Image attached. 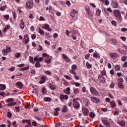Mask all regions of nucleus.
I'll return each instance as SVG.
<instances>
[{"label":"nucleus","mask_w":127,"mask_h":127,"mask_svg":"<svg viewBox=\"0 0 127 127\" xmlns=\"http://www.w3.org/2000/svg\"><path fill=\"white\" fill-rule=\"evenodd\" d=\"M115 17L118 19L120 21L123 20V17H122V14L120 10H115L114 12Z\"/></svg>","instance_id":"f257e3e1"},{"label":"nucleus","mask_w":127,"mask_h":127,"mask_svg":"<svg viewBox=\"0 0 127 127\" xmlns=\"http://www.w3.org/2000/svg\"><path fill=\"white\" fill-rule=\"evenodd\" d=\"M90 91L93 96H96V97H100V93L99 91L94 87H90Z\"/></svg>","instance_id":"f03ea898"},{"label":"nucleus","mask_w":127,"mask_h":127,"mask_svg":"<svg viewBox=\"0 0 127 127\" xmlns=\"http://www.w3.org/2000/svg\"><path fill=\"white\" fill-rule=\"evenodd\" d=\"M14 101L13 98H9L6 100V103H8L7 105L9 107H11V106H14V105H16V102H12Z\"/></svg>","instance_id":"7ed1b4c3"},{"label":"nucleus","mask_w":127,"mask_h":127,"mask_svg":"<svg viewBox=\"0 0 127 127\" xmlns=\"http://www.w3.org/2000/svg\"><path fill=\"white\" fill-rule=\"evenodd\" d=\"M42 29H45L46 30H47V31H51L52 30V29L50 28V26L48 24H44L43 26L42 27Z\"/></svg>","instance_id":"20e7f679"},{"label":"nucleus","mask_w":127,"mask_h":127,"mask_svg":"<svg viewBox=\"0 0 127 127\" xmlns=\"http://www.w3.org/2000/svg\"><path fill=\"white\" fill-rule=\"evenodd\" d=\"M73 106L74 108H75V109H78V108H79L80 104H79V103H78L76 101H77V99L74 98L73 99Z\"/></svg>","instance_id":"39448f33"},{"label":"nucleus","mask_w":127,"mask_h":127,"mask_svg":"<svg viewBox=\"0 0 127 127\" xmlns=\"http://www.w3.org/2000/svg\"><path fill=\"white\" fill-rule=\"evenodd\" d=\"M23 41L24 44H28V42H29V37H28V35L26 34L24 36Z\"/></svg>","instance_id":"423d86ee"},{"label":"nucleus","mask_w":127,"mask_h":127,"mask_svg":"<svg viewBox=\"0 0 127 127\" xmlns=\"http://www.w3.org/2000/svg\"><path fill=\"white\" fill-rule=\"evenodd\" d=\"M111 5L114 8H117V7H118L119 6V3H118V1L116 0H113Z\"/></svg>","instance_id":"0eeeda50"},{"label":"nucleus","mask_w":127,"mask_h":127,"mask_svg":"<svg viewBox=\"0 0 127 127\" xmlns=\"http://www.w3.org/2000/svg\"><path fill=\"white\" fill-rule=\"evenodd\" d=\"M82 113L84 116H89V110L86 107H82Z\"/></svg>","instance_id":"6e6552de"},{"label":"nucleus","mask_w":127,"mask_h":127,"mask_svg":"<svg viewBox=\"0 0 127 127\" xmlns=\"http://www.w3.org/2000/svg\"><path fill=\"white\" fill-rule=\"evenodd\" d=\"M90 100L93 102V103H94L95 104H98L100 102L99 98L96 97H91Z\"/></svg>","instance_id":"1a4fd4ad"},{"label":"nucleus","mask_w":127,"mask_h":127,"mask_svg":"<svg viewBox=\"0 0 127 127\" xmlns=\"http://www.w3.org/2000/svg\"><path fill=\"white\" fill-rule=\"evenodd\" d=\"M110 56L111 57L113 58V59H116V58H118V57H120V55L115 53H110Z\"/></svg>","instance_id":"9d476101"},{"label":"nucleus","mask_w":127,"mask_h":127,"mask_svg":"<svg viewBox=\"0 0 127 127\" xmlns=\"http://www.w3.org/2000/svg\"><path fill=\"white\" fill-rule=\"evenodd\" d=\"M26 6L28 8H32L33 7V1H28L26 3Z\"/></svg>","instance_id":"9b49d317"},{"label":"nucleus","mask_w":127,"mask_h":127,"mask_svg":"<svg viewBox=\"0 0 127 127\" xmlns=\"http://www.w3.org/2000/svg\"><path fill=\"white\" fill-rule=\"evenodd\" d=\"M60 99L61 100H68V99H69V96H68V95H67L61 94L60 95Z\"/></svg>","instance_id":"f8f14e48"},{"label":"nucleus","mask_w":127,"mask_h":127,"mask_svg":"<svg viewBox=\"0 0 127 127\" xmlns=\"http://www.w3.org/2000/svg\"><path fill=\"white\" fill-rule=\"evenodd\" d=\"M43 60H44V59H43L42 57H40L39 59L38 57H35L34 58V61H35V62H36L37 61L39 63L43 61Z\"/></svg>","instance_id":"ddd939ff"},{"label":"nucleus","mask_w":127,"mask_h":127,"mask_svg":"<svg viewBox=\"0 0 127 127\" xmlns=\"http://www.w3.org/2000/svg\"><path fill=\"white\" fill-rule=\"evenodd\" d=\"M63 58H64V59L65 60V62H67V63H69V62L71 61V60H70L68 56L65 54H63Z\"/></svg>","instance_id":"4468645a"},{"label":"nucleus","mask_w":127,"mask_h":127,"mask_svg":"<svg viewBox=\"0 0 127 127\" xmlns=\"http://www.w3.org/2000/svg\"><path fill=\"white\" fill-rule=\"evenodd\" d=\"M77 13H78V11L75 10V9H73L70 12V16L72 17H75V14H77Z\"/></svg>","instance_id":"2eb2a0df"},{"label":"nucleus","mask_w":127,"mask_h":127,"mask_svg":"<svg viewBox=\"0 0 127 127\" xmlns=\"http://www.w3.org/2000/svg\"><path fill=\"white\" fill-rule=\"evenodd\" d=\"M49 88L51 90H53V91H54V90L56 89V85L50 83L49 85Z\"/></svg>","instance_id":"dca6fc26"},{"label":"nucleus","mask_w":127,"mask_h":127,"mask_svg":"<svg viewBox=\"0 0 127 127\" xmlns=\"http://www.w3.org/2000/svg\"><path fill=\"white\" fill-rule=\"evenodd\" d=\"M52 58V57L48 56V59H46L45 62L47 63V64H50L51 63V59Z\"/></svg>","instance_id":"f3484780"},{"label":"nucleus","mask_w":127,"mask_h":127,"mask_svg":"<svg viewBox=\"0 0 127 127\" xmlns=\"http://www.w3.org/2000/svg\"><path fill=\"white\" fill-rule=\"evenodd\" d=\"M19 26L21 29H24L25 25H24V22L23 20H21V22L19 24Z\"/></svg>","instance_id":"a211bd4d"},{"label":"nucleus","mask_w":127,"mask_h":127,"mask_svg":"<svg viewBox=\"0 0 127 127\" xmlns=\"http://www.w3.org/2000/svg\"><path fill=\"white\" fill-rule=\"evenodd\" d=\"M73 93L75 95H78L80 93V90L77 88H73Z\"/></svg>","instance_id":"6ab92c4d"},{"label":"nucleus","mask_w":127,"mask_h":127,"mask_svg":"<svg viewBox=\"0 0 127 127\" xmlns=\"http://www.w3.org/2000/svg\"><path fill=\"white\" fill-rule=\"evenodd\" d=\"M104 11L106 13H108V12H113V10H112V9L110 7L108 8L107 9L104 8Z\"/></svg>","instance_id":"aec40b11"},{"label":"nucleus","mask_w":127,"mask_h":127,"mask_svg":"<svg viewBox=\"0 0 127 127\" xmlns=\"http://www.w3.org/2000/svg\"><path fill=\"white\" fill-rule=\"evenodd\" d=\"M71 85H75L76 87H80L81 84L79 82H75L74 81H72L71 82Z\"/></svg>","instance_id":"412c9836"},{"label":"nucleus","mask_w":127,"mask_h":127,"mask_svg":"<svg viewBox=\"0 0 127 127\" xmlns=\"http://www.w3.org/2000/svg\"><path fill=\"white\" fill-rule=\"evenodd\" d=\"M68 111V107L67 106L64 105L63 108L62 112L63 113H66Z\"/></svg>","instance_id":"4be33fe9"},{"label":"nucleus","mask_w":127,"mask_h":127,"mask_svg":"<svg viewBox=\"0 0 127 127\" xmlns=\"http://www.w3.org/2000/svg\"><path fill=\"white\" fill-rule=\"evenodd\" d=\"M5 85L4 84H0V91H3V90H5Z\"/></svg>","instance_id":"5701e85b"},{"label":"nucleus","mask_w":127,"mask_h":127,"mask_svg":"<svg viewBox=\"0 0 127 127\" xmlns=\"http://www.w3.org/2000/svg\"><path fill=\"white\" fill-rule=\"evenodd\" d=\"M101 1L105 3L106 5H109L110 4V1L108 0H101Z\"/></svg>","instance_id":"b1692460"},{"label":"nucleus","mask_w":127,"mask_h":127,"mask_svg":"<svg viewBox=\"0 0 127 127\" xmlns=\"http://www.w3.org/2000/svg\"><path fill=\"white\" fill-rule=\"evenodd\" d=\"M89 116L90 117V118H91V119H94V118L96 117V114L93 112H90L89 114Z\"/></svg>","instance_id":"393cba45"},{"label":"nucleus","mask_w":127,"mask_h":127,"mask_svg":"<svg viewBox=\"0 0 127 127\" xmlns=\"http://www.w3.org/2000/svg\"><path fill=\"white\" fill-rule=\"evenodd\" d=\"M111 41L112 44H113V45H115V44H117V43H118V41H117V39H113L111 40Z\"/></svg>","instance_id":"a878e982"},{"label":"nucleus","mask_w":127,"mask_h":127,"mask_svg":"<svg viewBox=\"0 0 127 127\" xmlns=\"http://www.w3.org/2000/svg\"><path fill=\"white\" fill-rule=\"evenodd\" d=\"M93 57H94L96 59H98V58H99V59L101 58V57L100 56V55H99V54H97L96 53H94Z\"/></svg>","instance_id":"bb28decb"},{"label":"nucleus","mask_w":127,"mask_h":127,"mask_svg":"<svg viewBox=\"0 0 127 127\" xmlns=\"http://www.w3.org/2000/svg\"><path fill=\"white\" fill-rule=\"evenodd\" d=\"M10 27V26H9V25H7L5 28H4L2 30V32H5V31H6V30H7L8 29V28H9Z\"/></svg>","instance_id":"cd10ccee"},{"label":"nucleus","mask_w":127,"mask_h":127,"mask_svg":"<svg viewBox=\"0 0 127 127\" xmlns=\"http://www.w3.org/2000/svg\"><path fill=\"white\" fill-rule=\"evenodd\" d=\"M36 64H35V67L36 68H39V67H41V65L40 64H39V62L36 61Z\"/></svg>","instance_id":"c85d7f7f"},{"label":"nucleus","mask_w":127,"mask_h":127,"mask_svg":"<svg viewBox=\"0 0 127 127\" xmlns=\"http://www.w3.org/2000/svg\"><path fill=\"white\" fill-rule=\"evenodd\" d=\"M39 33L41 34V35H44V31L42 30L40 28L38 29Z\"/></svg>","instance_id":"c756f323"},{"label":"nucleus","mask_w":127,"mask_h":127,"mask_svg":"<svg viewBox=\"0 0 127 127\" xmlns=\"http://www.w3.org/2000/svg\"><path fill=\"white\" fill-rule=\"evenodd\" d=\"M119 124L120 126H121V127H125V126L126 125V123L125 122V121H120L119 122Z\"/></svg>","instance_id":"7c9ffc66"},{"label":"nucleus","mask_w":127,"mask_h":127,"mask_svg":"<svg viewBox=\"0 0 127 127\" xmlns=\"http://www.w3.org/2000/svg\"><path fill=\"white\" fill-rule=\"evenodd\" d=\"M44 102H51V98L50 97H45L44 98Z\"/></svg>","instance_id":"2f4dec72"},{"label":"nucleus","mask_w":127,"mask_h":127,"mask_svg":"<svg viewBox=\"0 0 127 127\" xmlns=\"http://www.w3.org/2000/svg\"><path fill=\"white\" fill-rule=\"evenodd\" d=\"M86 66L88 69H91L92 68V64H90L88 62H86Z\"/></svg>","instance_id":"473e14b6"},{"label":"nucleus","mask_w":127,"mask_h":127,"mask_svg":"<svg viewBox=\"0 0 127 127\" xmlns=\"http://www.w3.org/2000/svg\"><path fill=\"white\" fill-rule=\"evenodd\" d=\"M102 123L106 126V127H109V122L106 120H103Z\"/></svg>","instance_id":"72a5a7b5"},{"label":"nucleus","mask_w":127,"mask_h":127,"mask_svg":"<svg viewBox=\"0 0 127 127\" xmlns=\"http://www.w3.org/2000/svg\"><path fill=\"white\" fill-rule=\"evenodd\" d=\"M107 74V72L106 71V70L104 69L103 71H101L100 75H102V76H106Z\"/></svg>","instance_id":"f704fd0d"},{"label":"nucleus","mask_w":127,"mask_h":127,"mask_svg":"<svg viewBox=\"0 0 127 127\" xmlns=\"http://www.w3.org/2000/svg\"><path fill=\"white\" fill-rule=\"evenodd\" d=\"M115 69L116 71H120L121 70V66L117 64L115 66Z\"/></svg>","instance_id":"c9c22d12"},{"label":"nucleus","mask_w":127,"mask_h":127,"mask_svg":"<svg viewBox=\"0 0 127 127\" xmlns=\"http://www.w3.org/2000/svg\"><path fill=\"white\" fill-rule=\"evenodd\" d=\"M110 105L112 108H115V107H116V102L114 101H111L110 102Z\"/></svg>","instance_id":"e433bc0d"},{"label":"nucleus","mask_w":127,"mask_h":127,"mask_svg":"<svg viewBox=\"0 0 127 127\" xmlns=\"http://www.w3.org/2000/svg\"><path fill=\"white\" fill-rule=\"evenodd\" d=\"M96 14L97 16H100V15H101V10L98 9L96 10Z\"/></svg>","instance_id":"4c0bfd02"},{"label":"nucleus","mask_w":127,"mask_h":127,"mask_svg":"<svg viewBox=\"0 0 127 127\" xmlns=\"http://www.w3.org/2000/svg\"><path fill=\"white\" fill-rule=\"evenodd\" d=\"M118 87L121 89H124V84L122 83H118Z\"/></svg>","instance_id":"58836bf2"},{"label":"nucleus","mask_w":127,"mask_h":127,"mask_svg":"<svg viewBox=\"0 0 127 127\" xmlns=\"http://www.w3.org/2000/svg\"><path fill=\"white\" fill-rule=\"evenodd\" d=\"M2 53L3 55H4V56L7 55V52L6 51V50H5V49L2 50Z\"/></svg>","instance_id":"ea45409f"},{"label":"nucleus","mask_w":127,"mask_h":127,"mask_svg":"<svg viewBox=\"0 0 127 127\" xmlns=\"http://www.w3.org/2000/svg\"><path fill=\"white\" fill-rule=\"evenodd\" d=\"M127 59V57L126 56H124L121 58V60L123 62L126 61Z\"/></svg>","instance_id":"a19ab883"},{"label":"nucleus","mask_w":127,"mask_h":127,"mask_svg":"<svg viewBox=\"0 0 127 127\" xmlns=\"http://www.w3.org/2000/svg\"><path fill=\"white\" fill-rule=\"evenodd\" d=\"M64 78H65V79H67V80H73V78H71V77H70L68 75H64Z\"/></svg>","instance_id":"79ce46f5"},{"label":"nucleus","mask_w":127,"mask_h":127,"mask_svg":"<svg viewBox=\"0 0 127 127\" xmlns=\"http://www.w3.org/2000/svg\"><path fill=\"white\" fill-rule=\"evenodd\" d=\"M16 85L18 86L19 88H22V83L20 82H17Z\"/></svg>","instance_id":"37998d69"},{"label":"nucleus","mask_w":127,"mask_h":127,"mask_svg":"<svg viewBox=\"0 0 127 127\" xmlns=\"http://www.w3.org/2000/svg\"><path fill=\"white\" fill-rule=\"evenodd\" d=\"M33 57H29V61L32 64H34V62H33Z\"/></svg>","instance_id":"c03bdc74"},{"label":"nucleus","mask_w":127,"mask_h":127,"mask_svg":"<svg viewBox=\"0 0 127 127\" xmlns=\"http://www.w3.org/2000/svg\"><path fill=\"white\" fill-rule=\"evenodd\" d=\"M66 90L67 91V92H66V94H67V95H70V94H71V92H70L71 88L70 87H67Z\"/></svg>","instance_id":"a18cd8bd"},{"label":"nucleus","mask_w":127,"mask_h":127,"mask_svg":"<svg viewBox=\"0 0 127 127\" xmlns=\"http://www.w3.org/2000/svg\"><path fill=\"white\" fill-rule=\"evenodd\" d=\"M69 73H71V74H73V75H77V73L75 72V70H74V69L70 70Z\"/></svg>","instance_id":"49530a36"},{"label":"nucleus","mask_w":127,"mask_h":127,"mask_svg":"<svg viewBox=\"0 0 127 127\" xmlns=\"http://www.w3.org/2000/svg\"><path fill=\"white\" fill-rule=\"evenodd\" d=\"M5 8H6V5L3 6L0 8V10L1 11H3L4 10H5Z\"/></svg>","instance_id":"de8ad7c7"},{"label":"nucleus","mask_w":127,"mask_h":127,"mask_svg":"<svg viewBox=\"0 0 127 127\" xmlns=\"http://www.w3.org/2000/svg\"><path fill=\"white\" fill-rule=\"evenodd\" d=\"M85 10L87 12V13H88V12H90V8L89 7V6H85Z\"/></svg>","instance_id":"09e8293b"},{"label":"nucleus","mask_w":127,"mask_h":127,"mask_svg":"<svg viewBox=\"0 0 127 127\" xmlns=\"http://www.w3.org/2000/svg\"><path fill=\"white\" fill-rule=\"evenodd\" d=\"M15 57H16V58H19V57H20V53H17L16 54H15Z\"/></svg>","instance_id":"8fccbe9b"},{"label":"nucleus","mask_w":127,"mask_h":127,"mask_svg":"<svg viewBox=\"0 0 127 127\" xmlns=\"http://www.w3.org/2000/svg\"><path fill=\"white\" fill-rule=\"evenodd\" d=\"M6 51H7V53H10V52H11V48H10V47H6Z\"/></svg>","instance_id":"3c124183"},{"label":"nucleus","mask_w":127,"mask_h":127,"mask_svg":"<svg viewBox=\"0 0 127 127\" xmlns=\"http://www.w3.org/2000/svg\"><path fill=\"white\" fill-rule=\"evenodd\" d=\"M72 70H76L77 69V65L76 64H73L71 66Z\"/></svg>","instance_id":"603ef678"},{"label":"nucleus","mask_w":127,"mask_h":127,"mask_svg":"<svg viewBox=\"0 0 127 127\" xmlns=\"http://www.w3.org/2000/svg\"><path fill=\"white\" fill-rule=\"evenodd\" d=\"M111 23L112 25H114V26H117V22H116V21L115 20L112 21Z\"/></svg>","instance_id":"864d4df0"},{"label":"nucleus","mask_w":127,"mask_h":127,"mask_svg":"<svg viewBox=\"0 0 127 127\" xmlns=\"http://www.w3.org/2000/svg\"><path fill=\"white\" fill-rule=\"evenodd\" d=\"M19 70L20 71H25L26 70H28V67H23V68H20Z\"/></svg>","instance_id":"5fc2aeb1"},{"label":"nucleus","mask_w":127,"mask_h":127,"mask_svg":"<svg viewBox=\"0 0 127 127\" xmlns=\"http://www.w3.org/2000/svg\"><path fill=\"white\" fill-rule=\"evenodd\" d=\"M118 83H123V82H124V79L122 77H120L118 79Z\"/></svg>","instance_id":"6e6d98bb"},{"label":"nucleus","mask_w":127,"mask_h":127,"mask_svg":"<svg viewBox=\"0 0 127 127\" xmlns=\"http://www.w3.org/2000/svg\"><path fill=\"white\" fill-rule=\"evenodd\" d=\"M39 20L40 21H45V18H44V17H43L42 16H41L40 17V19H39Z\"/></svg>","instance_id":"4d7b16f0"},{"label":"nucleus","mask_w":127,"mask_h":127,"mask_svg":"<svg viewBox=\"0 0 127 127\" xmlns=\"http://www.w3.org/2000/svg\"><path fill=\"white\" fill-rule=\"evenodd\" d=\"M3 17L5 18V19H7V20H8L9 19V15H4Z\"/></svg>","instance_id":"13d9d810"},{"label":"nucleus","mask_w":127,"mask_h":127,"mask_svg":"<svg viewBox=\"0 0 127 127\" xmlns=\"http://www.w3.org/2000/svg\"><path fill=\"white\" fill-rule=\"evenodd\" d=\"M31 38L32 39H33V40H34V39H35V38H36V35L35 34H32L31 35Z\"/></svg>","instance_id":"bf43d9fd"},{"label":"nucleus","mask_w":127,"mask_h":127,"mask_svg":"<svg viewBox=\"0 0 127 127\" xmlns=\"http://www.w3.org/2000/svg\"><path fill=\"white\" fill-rule=\"evenodd\" d=\"M41 80L45 82V80H46V76L45 75L42 76L41 78Z\"/></svg>","instance_id":"052dcab7"},{"label":"nucleus","mask_w":127,"mask_h":127,"mask_svg":"<svg viewBox=\"0 0 127 127\" xmlns=\"http://www.w3.org/2000/svg\"><path fill=\"white\" fill-rule=\"evenodd\" d=\"M25 127H31V123L29 122H28L27 125L25 126Z\"/></svg>","instance_id":"680f3d73"},{"label":"nucleus","mask_w":127,"mask_h":127,"mask_svg":"<svg viewBox=\"0 0 127 127\" xmlns=\"http://www.w3.org/2000/svg\"><path fill=\"white\" fill-rule=\"evenodd\" d=\"M45 73L47 75H51V72L50 71H48V70L45 71Z\"/></svg>","instance_id":"e2e57ef3"},{"label":"nucleus","mask_w":127,"mask_h":127,"mask_svg":"<svg viewBox=\"0 0 127 127\" xmlns=\"http://www.w3.org/2000/svg\"><path fill=\"white\" fill-rule=\"evenodd\" d=\"M110 74L111 75H115V70L114 69H112L110 70Z\"/></svg>","instance_id":"0e129e2a"},{"label":"nucleus","mask_w":127,"mask_h":127,"mask_svg":"<svg viewBox=\"0 0 127 127\" xmlns=\"http://www.w3.org/2000/svg\"><path fill=\"white\" fill-rule=\"evenodd\" d=\"M61 125H62V123H58L57 124H56V125H55V127H60V126H61Z\"/></svg>","instance_id":"69168bd1"},{"label":"nucleus","mask_w":127,"mask_h":127,"mask_svg":"<svg viewBox=\"0 0 127 127\" xmlns=\"http://www.w3.org/2000/svg\"><path fill=\"white\" fill-rule=\"evenodd\" d=\"M122 54L127 55V50H126V51H123Z\"/></svg>","instance_id":"338daca9"},{"label":"nucleus","mask_w":127,"mask_h":127,"mask_svg":"<svg viewBox=\"0 0 127 127\" xmlns=\"http://www.w3.org/2000/svg\"><path fill=\"white\" fill-rule=\"evenodd\" d=\"M123 66L124 67H125V68H127V62H125L124 63Z\"/></svg>","instance_id":"774afa93"}]
</instances>
